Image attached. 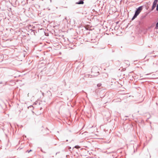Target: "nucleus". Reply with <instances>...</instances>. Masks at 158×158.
I'll return each mask as SVG.
<instances>
[{
  "mask_svg": "<svg viewBox=\"0 0 158 158\" xmlns=\"http://www.w3.org/2000/svg\"><path fill=\"white\" fill-rule=\"evenodd\" d=\"M75 147L76 148H80V147L78 146H76Z\"/></svg>",
  "mask_w": 158,
  "mask_h": 158,
  "instance_id": "10",
  "label": "nucleus"
},
{
  "mask_svg": "<svg viewBox=\"0 0 158 158\" xmlns=\"http://www.w3.org/2000/svg\"><path fill=\"white\" fill-rule=\"evenodd\" d=\"M142 10V7L141 6L139 7L135 12V13L138 15Z\"/></svg>",
  "mask_w": 158,
  "mask_h": 158,
  "instance_id": "1",
  "label": "nucleus"
},
{
  "mask_svg": "<svg viewBox=\"0 0 158 158\" xmlns=\"http://www.w3.org/2000/svg\"><path fill=\"white\" fill-rule=\"evenodd\" d=\"M138 15H137V14H136L135 13L134 15V16L133 17V18H132V20H133L134 19L137 17V16Z\"/></svg>",
  "mask_w": 158,
  "mask_h": 158,
  "instance_id": "5",
  "label": "nucleus"
},
{
  "mask_svg": "<svg viewBox=\"0 0 158 158\" xmlns=\"http://www.w3.org/2000/svg\"><path fill=\"white\" fill-rule=\"evenodd\" d=\"M158 1V0H154L153 4H156V5Z\"/></svg>",
  "mask_w": 158,
  "mask_h": 158,
  "instance_id": "7",
  "label": "nucleus"
},
{
  "mask_svg": "<svg viewBox=\"0 0 158 158\" xmlns=\"http://www.w3.org/2000/svg\"><path fill=\"white\" fill-rule=\"evenodd\" d=\"M31 150H30L28 152H31Z\"/></svg>",
  "mask_w": 158,
  "mask_h": 158,
  "instance_id": "12",
  "label": "nucleus"
},
{
  "mask_svg": "<svg viewBox=\"0 0 158 158\" xmlns=\"http://www.w3.org/2000/svg\"><path fill=\"white\" fill-rule=\"evenodd\" d=\"M101 85H102V84H101V83H99V84H97V86H98V87H99L101 86Z\"/></svg>",
  "mask_w": 158,
  "mask_h": 158,
  "instance_id": "9",
  "label": "nucleus"
},
{
  "mask_svg": "<svg viewBox=\"0 0 158 158\" xmlns=\"http://www.w3.org/2000/svg\"><path fill=\"white\" fill-rule=\"evenodd\" d=\"M155 28L156 29H158V22H157V23H156V27H155Z\"/></svg>",
  "mask_w": 158,
  "mask_h": 158,
  "instance_id": "8",
  "label": "nucleus"
},
{
  "mask_svg": "<svg viewBox=\"0 0 158 158\" xmlns=\"http://www.w3.org/2000/svg\"><path fill=\"white\" fill-rule=\"evenodd\" d=\"M96 70H97L98 71L97 74H96L94 76H97L99 74V72L98 71V69L97 68H94L92 69V72H94Z\"/></svg>",
  "mask_w": 158,
  "mask_h": 158,
  "instance_id": "2",
  "label": "nucleus"
},
{
  "mask_svg": "<svg viewBox=\"0 0 158 158\" xmlns=\"http://www.w3.org/2000/svg\"><path fill=\"white\" fill-rule=\"evenodd\" d=\"M138 15H137V14H136L135 13L134 15V16L133 17V18H132V20H133L134 19L137 17V16Z\"/></svg>",
  "mask_w": 158,
  "mask_h": 158,
  "instance_id": "6",
  "label": "nucleus"
},
{
  "mask_svg": "<svg viewBox=\"0 0 158 158\" xmlns=\"http://www.w3.org/2000/svg\"><path fill=\"white\" fill-rule=\"evenodd\" d=\"M156 4H153V5H152V10H153L156 6Z\"/></svg>",
  "mask_w": 158,
  "mask_h": 158,
  "instance_id": "4",
  "label": "nucleus"
},
{
  "mask_svg": "<svg viewBox=\"0 0 158 158\" xmlns=\"http://www.w3.org/2000/svg\"><path fill=\"white\" fill-rule=\"evenodd\" d=\"M83 3H84V2L83 1H80L79 2L76 3V4H83Z\"/></svg>",
  "mask_w": 158,
  "mask_h": 158,
  "instance_id": "3",
  "label": "nucleus"
},
{
  "mask_svg": "<svg viewBox=\"0 0 158 158\" xmlns=\"http://www.w3.org/2000/svg\"><path fill=\"white\" fill-rule=\"evenodd\" d=\"M85 28L87 30H89V29H88V27H87V26H86L85 27Z\"/></svg>",
  "mask_w": 158,
  "mask_h": 158,
  "instance_id": "11",
  "label": "nucleus"
}]
</instances>
